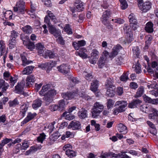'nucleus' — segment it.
Here are the masks:
<instances>
[{"label":"nucleus","instance_id":"f257e3e1","mask_svg":"<svg viewBox=\"0 0 158 158\" xmlns=\"http://www.w3.org/2000/svg\"><path fill=\"white\" fill-rule=\"evenodd\" d=\"M41 96H44V100L46 104H49L53 101V97L56 94V91L51 89V85L46 84L43 86L41 90L39 92Z\"/></svg>","mask_w":158,"mask_h":158},{"label":"nucleus","instance_id":"f03ea898","mask_svg":"<svg viewBox=\"0 0 158 158\" xmlns=\"http://www.w3.org/2000/svg\"><path fill=\"white\" fill-rule=\"evenodd\" d=\"M104 108L103 105L101 103L96 102L94 104L92 109V117L96 118L99 115Z\"/></svg>","mask_w":158,"mask_h":158},{"label":"nucleus","instance_id":"7ed1b4c3","mask_svg":"<svg viewBox=\"0 0 158 158\" xmlns=\"http://www.w3.org/2000/svg\"><path fill=\"white\" fill-rule=\"evenodd\" d=\"M127 102L124 101H117L115 104L116 106H119L117 108H115L114 109L113 113L115 114H117L118 113L124 111L126 107L127 106Z\"/></svg>","mask_w":158,"mask_h":158},{"label":"nucleus","instance_id":"20e7f679","mask_svg":"<svg viewBox=\"0 0 158 158\" xmlns=\"http://www.w3.org/2000/svg\"><path fill=\"white\" fill-rule=\"evenodd\" d=\"M24 5L25 2L23 1H20L17 2L14 8V11L17 12L18 15L24 14L25 11Z\"/></svg>","mask_w":158,"mask_h":158},{"label":"nucleus","instance_id":"39448f33","mask_svg":"<svg viewBox=\"0 0 158 158\" xmlns=\"http://www.w3.org/2000/svg\"><path fill=\"white\" fill-rule=\"evenodd\" d=\"M47 13L48 16L46 15L45 17L44 22L45 23L47 24L48 26L52 24L50 22V19L48 17L51 19L52 21L54 22V24L56 23L59 22V20L56 19V16L51 11L49 10L47 11Z\"/></svg>","mask_w":158,"mask_h":158},{"label":"nucleus","instance_id":"423d86ee","mask_svg":"<svg viewBox=\"0 0 158 158\" xmlns=\"http://www.w3.org/2000/svg\"><path fill=\"white\" fill-rule=\"evenodd\" d=\"M3 77L6 81L9 80V83L11 87H13L17 81V79L11 76L10 73L7 71H6L3 73Z\"/></svg>","mask_w":158,"mask_h":158},{"label":"nucleus","instance_id":"0eeeda50","mask_svg":"<svg viewBox=\"0 0 158 158\" xmlns=\"http://www.w3.org/2000/svg\"><path fill=\"white\" fill-rule=\"evenodd\" d=\"M122 46L119 44L114 46L112 49V52L110 53L109 57L111 59L115 57L118 54L120 51L122 49Z\"/></svg>","mask_w":158,"mask_h":158},{"label":"nucleus","instance_id":"6e6552de","mask_svg":"<svg viewBox=\"0 0 158 158\" xmlns=\"http://www.w3.org/2000/svg\"><path fill=\"white\" fill-rule=\"evenodd\" d=\"M58 71L64 75L67 74L69 72L70 68L65 64H62L57 67Z\"/></svg>","mask_w":158,"mask_h":158},{"label":"nucleus","instance_id":"1a4fd4ad","mask_svg":"<svg viewBox=\"0 0 158 158\" xmlns=\"http://www.w3.org/2000/svg\"><path fill=\"white\" fill-rule=\"evenodd\" d=\"M151 3L149 1H147L139 6L140 9L143 12H146L151 8Z\"/></svg>","mask_w":158,"mask_h":158},{"label":"nucleus","instance_id":"9d476101","mask_svg":"<svg viewBox=\"0 0 158 158\" xmlns=\"http://www.w3.org/2000/svg\"><path fill=\"white\" fill-rule=\"evenodd\" d=\"M81 127L80 122L75 120L72 121L68 126L69 128H72L73 130H78Z\"/></svg>","mask_w":158,"mask_h":158},{"label":"nucleus","instance_id":"9b49d317","mask_svg":"<svg viewBox=\"0 0 158 158\" xmlns=\"http://www.w3.org/2000/svg\"><path fill=\"white\" fill-rule=\"evenodd\" d=\"M74 6L77 9V11L80 12L83 10L84 7V2L80 0H76L74 3Z\"/></svg>","mask_w":158,"mask_h":158},{"label":"nucleus","instance_id":"f8f14e48","mask_svg":"<svg viewBox=\"0 0 158 158\" xmlns=\"http://www.w3.org/2000/svg\"><path fill=\"white\" fill-rule=\"evenodd\" d=\"M149 113L148 118L150 119L154 120L156 116L158 117V111L154 108L151 107Z\"/></svg>","mask_w":158,"mask_h":158},{"label":"nucleus","instance_id":"ddd939ff","mask_svg":"<svg viewBox=\"0 0 158 158\" xmlns=\"http://www.w3.org/2000/svg\"><path fill=\"white\" fill-rule=\"evenodd\" d=\"M36 115L37 114L35 113H32L30 112H28L27 113V117L21 122V125H22V124L23 125L25 124L28 122L30 121L32 119L34 118Z\"/></svg>","mask_w":158,"mask_h":158},{"label":"nucleus","instance_id":"4468645a","mask_svg":"<svg viewBox=\"0 0 158 158\" xmlns=\"http://www.w3.org/2000/svg\"><path fill=\"white\" fill-rule=\"evenodd\" d=\"M24 85L25 83L23 81L18 82L17 85L15 86V92L19 94H22Z\"/></svg>","mask_w":158,"mask_h":158},{"label":"nucleus","instance_id":"2eb2a0df","mask_svg":"<svg viewBox=\"0 0 158 158\" xmlns=\"http://www.w3.org/2000/svg\"><path fill=\"white\" fill-rule=\"evenodd\" d=\"M111 12L110 10H106L104 11L101 18L102 23L105 25L107 23L108 18L110 16Z\"/></svg>","mask_w":158,"mask_h":158},{"label":"nucleus","instance_id":"dca6fc26","mask_svg":"<svg viewBox=\"0 0 158 158\" xmlns=\"http://www.w3.org/2000/svg\"><path fill=\"white\" fill-rule=\"evenodd\" d=\"M78 115L81 119H83L87 117V110L85 108H82L78 112Z\"/></svg>","mask_w":158,"mask_h":158},{"label":"nucleus","instance_id":"f3484780","mask_svg":"<svg viewBox=\"0 0 158 158\" xmlns=\"http://www.w3.org/2000/svg\"><path fill=\"white\" fill-rule=\"evenodd\" d=\"M147 123L150 127L149 129L150 132L153 135H155L157 133V131L155 125L149 121H147Z\"/></svg>","mask_w":158,"mask_h":158},{"label":"nucleus","instance_id":"a211bd4d","mask_svg":"<svg viewBox=\"0 0 158 158\" xmlns=\"http://www.w3.org/2000/svg\"><path fill=\"white\" fill-rule=\"evenodd\" d=\"M86 44L85 41L84 40L78 41L77 42H74L73 43V45L76 50L79 49L80 47L83 46Z\"/></svg>","mask_w":158,"mask_h":158},{"label":"nucleus","instance_id":"6ab92c4d","mask_svg":"<svg viewBox=\"0 0 158 158\" xmlns=\"http://www.w3.org/2000/svg\"><path fill=\"white\" fill-rule=\"evenodd\" d=\"M35 48L39 54H42L44 52L45 48L44 45L39 43L36 44Z\"/></svg>","mask_w":158,"mask_h":158},{"label":"nucleus","instance_id":"aec40b11","mask_svg":"<svg viewBox=\"0 0 158 158\" xmlns=\"http://www.w3.org/2000/svg\"><path fill=\"white\" fill-rule=\"evenodd\" d=\"M62 95L64 99L68 100L73 98L75 96V93L72 92H67L62 93Z\"/></svg>","mask_w":158,"mask_h":158},{"label":"nucleus","instance_id":"412c9836","mask_svg":"<svg viewBox=\"0 0 158 158\" xmlns=\"http://www.w3.org/2000/svg\"><path fill=\"white\" fill-rule=\"evenodd\" d=\"M42 103V101L41 99H37L33 101L32 105V107L34 109L36 110L41 106Z\"/></svg>","mask_w":158,"mask_h":158},{"label":"nucleus","instance_id":"4be33fe9","mask_svg":"<svg viewBox=\"0 0 158 158\" xmlns=\"http://www.w3.org/2000/svg\"><path fill=\"white\" fill-rule=\"evenodd\" d=\"M35 81V77L33 75L28 76L26 78V85L30 86Z\"/></svg>","mask_w":158,"mask_h":158},{"label":"nucleus","instance_id":"5701e85b","mask_svg":"<svg viewBox=\"0 0 158 158\" xmlns=\"http://www.w3.org/2000/svg\"><path fill=\"white\" fill-rule=\"evenodd\" d=\"M86 51V49L85 48H83L79 51V52H76L75 54L76 55H78L82 58L85 59L87 57V55L85 53Z\"/></svg>","mask_w":158,"mask_h":158},{"label":"nucleus","instance_id":"b1692460","mask_svg":"<svg viewBox=\"0 0 158 158\" xmlns=\"http://www.w3.org/2000/svg\"><path fill=\"white\" fill-rule=\"evenodd\" d=\"M34 67L32 66H29L24 68L22 71L23 75H28L32 73Z\"/></svg>","mask_w":158,"mask_h":158},{"label":"nucleus","instance_id":"393cba45","mask_svg":"<svg viewBox=\"0 0 158 158\" xmlns=\"http://www.w3.org/2000/svg\"><path fill=\"white\" fill-rule=\"evenodd\" d=\"M117 128L118 131L123 134H125L127 132V127L122 123H120L118 125Z\"/></svg>","mask_w":158,"mask_h":158},{"label":"nucleus","instance_id":"a878e982","mask_svg":"<svg viewBox=\"0 0 158 158\" xmlns=\"http://www.w3.org/2000/svg\"><path fill=\"white\" fill-rule=\"evenodd\" d=\"M153 24L151 22H148L145 27V30L148 33H151L153 31Z\"/></svg>","mask_w":158,"mask_h":158},{"label":"nucleus","instance_id":"bb28decb","mask_svg":"<svg viewBox=\"0 0 158 158\" xmlns=\"http://www.w3.org/2000/svg\"><path fill=\"white\" fill-rule=\"evenodd\" d=\"M43 56L45 58H53L55 55L54 53L50 50H47L45 51L44 54Z\"/></svg>","mask_w":158,"mask_h":158},{"label":"nucleus","instance_id":"cd10ccee","mask_svg":"<svg viewBox=\"0 0 158 158\" xmlns=\"http://www.w3.org/2000/svg\"><path fill=\"white\" fill-rule=\"evenodd\" d=\"M98 81L94 80L92 81L90 86V89L94 92H95L98 90Z\"/></svg>","mask_w":158,"mask_h":158},{"label":"nucleus","instance_id":"c85d7f7f","mask_svg":"<svg viewBox=\"0 0 158 158\" xmlns=\"http://www.w3.org/2000/svg\"><path fill=\"white\" fill-rule=\"evenodd\" d=\"M68 102L64 100H61L59 102V110H62L65 108L66 105L67 104Z\"/></svg>","mask_w":158,"mask_h":158},{"label":"nucleus","instance_id":"c756f323","mask_svg":"<svg viewBox=\"0 0 158 158\" xmlns=\"http://www.w3.org/2000/svg\"><path fill=\"white\" fill-rule=\"evenodd\" d=\"M23 31L27 34H31L32 31V28L29 25H27L22 28Z\"/></svg>","mask_w":158,"mask_h":158},{"label":"nucleus","instance_id":"7c9ffc66","mask_svg":"<svg viewBox=\"0 0 158 158\" xmlns=\"http://www.w3.org/2000/svg\"><path fill=\"white\" fill-rule=\"evenodd\" d=\"M151 107L147 105L143 104L140 106V109L142 112L146 113H148Z\"/></svg>","mask_w":158,"mask_h":158},{"label":"nucleus","instance_id":"2f4dec72","mask_svg":"<svg viewBox=\"0 0 158 158\" xmlns=\"http://www.w3.org/2000/svg\"><path fill=\"white\" fill-rule=\"evenodd\" d=\"M60 136V133L58 132L54 133L50 136V139L53 140L54 142L56 141L59 137Z\"/></svg>","mask_w":158,"mask_h":158},{"label":"nucleus","instance_id":"473e14b6","mask_svg":"<svg viewBox=\"0 0 158 158\" xmlns=\"http://www.w3.org/2000/svg\"><path fill=\"white\" fill-rule=\"evenodd\" d=\"M28 105L27 104H24L22 105L20 107V113H21L23 116H24L26 112L28 109Z\"/></svg>","mask_w":158,"mask_h":158},{"label":"nucleus","instance_id":"72a5a7b5","mask_svg":"<svg viewBox=\"0 0 158 158\" xmlns=\"http://www.w3.org/2000/svg\"><path fill=\"white\" fill-rule=\"evenodd\" d=\"M105 85L107 88L115 89V87L113 85L112 81L110 79L107 80Z\"/></svg>","mask_w":158,"mask_h":158},{"label":"nucleus","instance_id":"f704fd0d","mask_svg":"<svg viewBox=\"0 0 158 158\" xmlns=\"http://www.w3.org/2000/svg\"><path fill=\"white\" fill-rule=\"evenodd\" d=\"M4 15L5 19H11L12 18V12L10 10H7L4 13Z\"/></svg>","mask_w":158,"mask_h":158},{"label":"nucleus","instance_id":"c9c22d12","mask_svg":"<svg viewBox=\"0 0 158 158\" xmlns=\"http://www.w3.org/2000/svg\"><path fill=\"white\" fill-rule=\"evenodd\" d=\"M5 44L4 41L2 40L0 41V51L1 52V56L4 55L5 52Z\"/></svg>","mask_w":158,"mask_h":158},{"label":"nucleus","instance_id":"e433bc0d","mask_svg":"<svg viewBox=\"0 0 158 158\" xmlns=\"http://www.w3.org/2000/svg\"><path fill=\"white\" fill-rule=\"evenodd\" d=\"M24 44L26 46L27 48L30 50H32L34 48L35 45L34 44L30 41H27L26 43Z\"/></svg>","mask_w":158,"mask_h":158},{"label":"nucleus","instance_id":"4c0bfd02","mask_svg":"<svg viewBox=\"0 0 158 158\" xmlns=\"http://www.w3.org/2000/svg\"><path fill=\"white\" fill-rule=\"evenodd\" d=\"M45 138L46 135L44 133H43L40 134V135L37 137V140L38 142L42 143Z\"/></svg>","mask_w":158,"mask_h":158},{"label":"nucleus","instance_id":"58836bf2","mask_svg":"<svg viewBox=\"0 0 158 158\" xmlns=\"http://www.w3.org/2000/svg\"><path fill=\"white\" fill-rule=\"evenodd\" d=\"M114 89H111L110 88H107L106 93L107 95L110 97H113L115 94Z\"/></svg>","mask_w":158,"mask_h":158},{"label":"nucleus","instance_id":"ea45409f","mask_svg":"<svg viewBox=\"0 0 158 158\" xmlns=\"http://www.w3.org/2000/svg\"><path fill=\"white\" fill-rule=\"evenodd\" d=\"M9 105L10 107H14L16 105H18L19 102L17 98H15L13 101H10L9 102Z\"/></svg>","mask_w":158,"mask_h":158},{"label":"nucleus","instance_id":"a19ab883","mask_svg":"<svg viewBox=\"0 0 158 158\" xmlns=\"http://www.w3.org/2000/svg\"><path fill=\"white\" fill-rule=\"evenodd\" d=\"M21 60L23 62L22 65L24 66H26V65L32 62V61H30L27 60L26 57L24 56H21Z\"/></svg>","mask_w":158,"mask_h":158},{"label":"nucleus","instance_id":"79ce46f5","mask_svg":"<svg viewBox=\"0 0 158 158\" xmlns=\"http://www.w3.org/2000/svg\"><path fill=\"white\" fill-rule=\"evenodd\" d=\"M83 75L85 79L89 81H90L93 78L92 74L91 73H88L85 71L83 73Z\"/></svg>","mask_w":158,"mask_h":158},{"label":"nucleus","instance_id":"37998d69","mask_svg":"<svg viewBox=\"0 0 158 158\" xmlns=\"http://www.w3.org/2000/svg\"><path fill=\"white\" fill-rule=\"evenodd\" d=\"M57 62L56 61H51L50 62L46 63V64L48 66V69H49L55 66Z\"/></svg>","mask_w":158,"mask_h":158},{"label":"nucleus","instance_id":"c03bdc74","mask_svg":"<svg viewBox=\"0 0 158 158\" xmlns=\"http://www.w3.org/2000/svg\"><path fill=\"white\" fill-rule=\"evenodd\" d=\"M115 102L112 99H108L106 103V105L108 109H109L113 107L114 104Z\"/></svg>","mask_w":158,"mask_h":158},{"label":"nucleus","instance_id":"a18cd8bd","mask_svg":"<svg viewBox=\"0 0 158 158\" xmlns=\"http://www.w3.org/2000/svg\"><path fill=\"white\" fill-rule=\"evenodd\" d=\"M99 52L96 49H93L91 53V57L98 59L99 57Z\"/></svg>","mask_w":158,"mask_h":158},{"label":"nucleus","instance_id":"49530a36","mask_svg":"<svg viewBox=\"0 0 158 158\" xmlns=\"http://www.w3.org/2000/svg\"><path fill=\"white\" fill-rule=\"evenodd\" d=\"M121 7L122 9L124 10L128 7V4L126 0H119Z\"/></svg>","mask_w":158,"mask_h":158},{"label":"nucleus","instance_id":"de8ad7c7","mask_svg":"<svg viewBox=\"0 0 158 158\" xmlns=\"http://www.w3.org/2000/svg\"><path fill=\"white\" fill-rule=\"evenodd\" d=\"M105 59L103 57H101L98 61V63L99 67L102 68L105 64Z\"/></svg>","mask_w":158,"mask_h":158},{"label":"nucleus","instance_id":"09e8293b","mask_svg":"<svg viewBox=\"0 0 158 158\" xmlns=\"http://www.w3.org/2000/svg\"><path fill=\"white\" fill-rule=\"evenodd\" d=\"M135 71L137 73H141L142 71L141 67V65L138 63H137L135 67Z\"/></svg>","mask_w":158,"mask_h":158},{"label":"nucleus","instance_id":"8fccbe9b","mask_svg":"<svg viewBox=\"0 0 158 158\" xmlns=\"http://www.w3.org/2000/svg\"><path fill=\"white\" fill-rule=\"evenodd\" d=\"M129 21L130 23H136L137 22L135 15L133 14H131L128 17Z\"/></svg>","mask_w":158,"mask_h":158},{"label":"nucleus","instance_id":"3c124183","mask_svg":"<svg viewBox=\"0 0 158 158\" xmlns=\"http://www.w3.org/2000/svg\"><path fill=\"white\" fill-rule=\"evenodd\" d=\"M144 92V89L142 87H139L136 92V96L139 97L141 96Z\"/></svg>","mask_w":158,"mask_h":158},{"label":"nucleus","instance_id":"603ef678","mask_svg":"<svg viewBox=\"0 0 158 158\" xmlns=\"http://www.w3.org/2000/svg\"><path fill=\"white\" fill-rule=\"evenodd\" d=\"M133 52L134 55H136L137 57L139 56L140 51L138 47H135L132 48Z\"/></svg>","mask_w":158,"mask_h":158},{"label":"nucleus","instance_id":"864d4df0","mask_svg":"<svg viewBox=\"0 0 158 158\" xmlns=\"http://www.w3.org/2000/svg\"><path fill=\"white\" fill-rule=\"evenodd\" d=\"M16 45V40L15 39H11L9 41V47L12 49L15 47Z\"/></svg>","mask_w":158,"mask_h":158},{"label":"nucleus","instance_id":"5fc2aeb1","mask_svg":"<svg viewBox=\"0 0 158 158\" xmlns=\"http://www.w3.org/2000/svg\"><path fill=\"white\" fill-rule=\"evenodd\" d=\"M66 154L68 157L70 158L76 156V152L72 150V149L68 151Z\"/></svg>","mask_w":158,"mask_h":158},{"label":"nucleus","instance_id":"6e6d98bb","mask_svg":"<svg viewBox=\"0 0 158 158\" xmlns=\"http://www.w3.org/2000/svg\"><path fill=\"white\" fill-rule=\"evenodd\" d=\"M65 31L66 32L69 34H72V29L70 28V26L69 24L66 25L64 27Z\"/></svg>","mask_w":158,"mask_h":158},{"label":"nucleus","instance_id":"4d7b16f0","mask_svg":"<svg viewBox=\"0 0 158 158\" xmlns=\"http://www.w3.org/2000/svg\"><path fill=\"white\" fill-rule=\"evenodd\" d=\"M79 95L80 97H82L83 98L87 100L91 99L90 97L87 95L85 92H83L79 93Z\"/></svg>","mask_w":158,"mask_h":158},{"label":"nucleus","instance_id":"13d9d810","mask_svg":"<svg viewBox=\"0 0 158 158\" xmlns=\"http://www.w3.org/2000/svg\"><path fill=\"white\" fill-rule=\"evenodd\" d=\"M48 108L52 111H55L57 110H59L58 106L55 104L50 106Z\"/></svg>","mask_w":158,"mask_h":158},{"label":"nucleus","instance_id":"bf43d9fd","mask_svg":"<svg viewBox=\"0 0 158 158\" xmlns=\"http://www.w3.org/2000/svg\"><path fill=\"white\" fill-rule=\"evenodd\" d=\"M12 139H10L6 138L2 141V142L1 143V145L2 146H4V145L8 143Z\"/></svg>","mask_w":158,"mask_h":158},{"label":"nucleus","instance_id":"052dcab7","mask_svg":"<svg viewBox=\"0 0 158 158\" xmlns=\"http://www.w3.org/2000/svg\"><path fill=\"white\" fill-rule=\"evenodd\" d=\"M58 37V39L56 40L57 42L61 45H64V41L61 35L59 36Z\"/></svg>","mask_w":158,"mask_h":158},{"label":"nucleus","instance_id":"680f3d73","mask_svg":"<svg viewBox=\"0 0 158 158\" xmlns=\"http://www.w3.org/2000/svg\"><path fill=\"white\" fill-rule=\"evenodd\" d=\"M52 34L56 38H57L59 36L61 35L60 31L58 29H57Z\"/></svg>","mask_w":158,"mask_h":158},{"label":"nucleus","instance_id":"e2e57ef3","mask_svg":"<svg viewBox=\"0 0 158 158\" xmlns=\"http://www.w3.org/2000/svg\"><path fill=\"white\" fill-rule=\"evenodd\" d=\"M63 150L66 152V153L67 152L69 151L70 150L72 149V146L69 144L65 145L63 148Z\"/></svg>","mask_w":158,"mask_h":158},{"label":"nucleus","instance_id":"0e129e2a","mask_svg":"<svg viewBox=\"0 0 158 158\" xmlns=\"http://www.w3.org/2000/svg\"><path fill=\"white\" fill-rule=\"evenodd\" d=\"M111 152H106L104 153H102L100 157L101 158H107L109 156H110Z\"/></svg>","mask_w":158,"mask_h":158},{"label":"nucleus","instance_id":"69168bd1","mask_svg":"<svg viewBox=\"0 0 158 158\" xmlns=\"http://www.w3.org/2000/svg\"><path fill=\"white\" fill-rule=\"evenodd\" d=\"M128 79V74L123 73L120 77V79L122 81H126Z\"/></svg>","mask_w":158,"mask_h":158},{"label":"nucleus","instance_id":"338daca9","mask_svg":"<svg viewBox=\"0 0 158 158\" xmlns=\"http://www.w3.org/2000/svg\"><path fill=\"white\" fill-rule=\"evenodd\" d=\"M31 9L30 11L28 12V14L30 15H33L35 12L36 8L35 7L33 6L32 4H31Z\"/></svg>","mask_w":158,"mask_h":158},{"label":"nucleus","instance_id":"774afa93","mask_svg":"<svg viewBox=\"0 0 158 158\" xmlns=\"http://www.w3.org/2000/svg\"><path fill=\"white\" fill-rule=\"evenodd\" d=\"M152 67L154 69L155 68L158 71V63L156 61H153L152 63Z\"/></svg>","mask_w":158,"mask_h":158}]
</instances>
